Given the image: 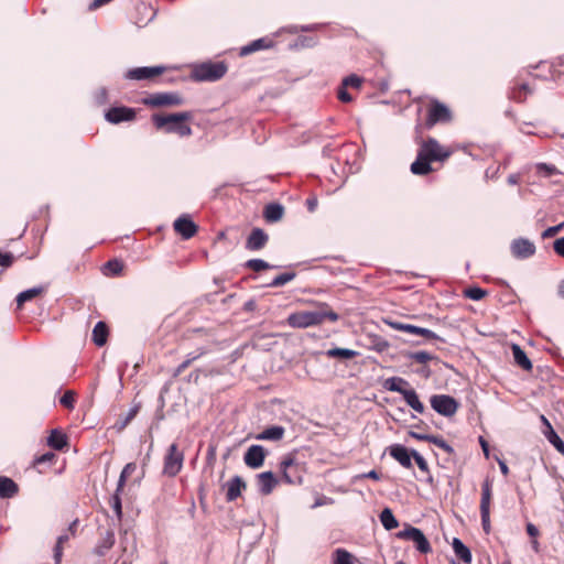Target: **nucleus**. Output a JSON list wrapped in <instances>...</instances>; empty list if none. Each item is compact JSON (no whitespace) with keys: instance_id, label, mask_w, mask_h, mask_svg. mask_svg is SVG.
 I'll return each mask as SVG.
<instances>
[{"instance_id":"28","label":"nucleus","mask_w":564,"mask_h":564,"mask_svg":"<svg viewBox=\"0 0 564 564\" xmlns=\"http://www.w3.org/2000/svg\"><path fill=\"white\" fill-rule=\"evenodd\" d=\"M284 214V207L278 203H270L264 208V218L268 223L279 221Z\"/></svg>"},{"instance_id":"10","label":"nucleus","mask_w":564,"mask_h":564,"mask_svg":"<svg viewBox=\"0 0 564 564\" xmlns=\"http://www.w3.org/2000/svg\"><path fill=\"white\" fill-rule=\"evenodd\" d=\"M386 323L393 329L405 332L412 335L422 336L426 339H436L441 341H445L443 338H441L437 334L432 332L429 328L415 326L412 324L401 323V322H394V321H386Z\"/></svg>"},{"instance_id":"19","label":"nucleus","mask_w":564,"mask_h":564,"mask_svg":"<svg viewBox=\"0 0 564 564\" xmlns=\"http://www.w3.org/2000/svg\"><path fill=\"white\" fill-rule=\"evenodd\" d=\"M389 454L404 468L412 467V451L410 452L401 444H393L389 447Z\"/></svg>"},{"instance_id":"1","label":"nucleus","mask_w":564,"mask_h":564,"mask_svg":"<svg viewBox=\"0 0 564 564\" xmlns=\"http://www.w3.org/2000/svg\"><path fill=\"white\" fill-rule=\"evenodd\" d=\"M451 155V151L440 144L434 138H427L419 148L415 161L411 164V172L414 175H426L432 172L431 163L434 161H445Z\"/></svg>"},{"instance_id":"55","label":"nucleus","mask_w":564,"mask_h":564,"mask_svg":"<svg viewBox=\"0 0 564 564\" xmlns=\"http://www.w3.org/2000/svg\"><path fill=\"white\" fill-rule=\"evenodd\" d=\"M563 229H564V220L561 224H558V225H555V226L546 228L542 232V238L543 239H547V238L554 237L555 235H557Z\"/></svg>"},{"instance_id":"20","label":"nucleus","mask_w":564,"mask_h":564,"mask_svg":"<svg viewBox=\"0 0 564 564\" xmlns=\"http://www.w3.org/2000/svg\"><path fill=\"white\" fill-rule=\"evenodd\" d=\"M226 488V500L228 502L235 501L240 495L242 489L246 488L243 479L236 475L225 484Z\"/></svg>"},{"instance_id":"53","label":"nucleus","mask_w":564,"mask_h":564,"mask_svg":"<svg viewBox=\"0 0 564 564\" xmlns=\"http://www.w3.org/2000/svg\"><path fill=\"white\" fill-rule=\"evenodd\" d=\"M534 79H544V80H553L558 87L564 86V73H550V77L547 76H536Z\"/></svg>"},{"instance_id":"50","label":"nucleus","mask_w":564,"mask_h":564,"mask_svg":"<svg viewBox=\"0 0 564 564\" xmlns=\"http://www.w3.org/2000/svg\"><path fill=\"white\" fill-rule=\"evenodd\" d=\"M409 358L419 362V364H427L433 359V356L424 350L421 351H414L409 354Z\"/></svg>"},{"instance_id":"37","label":"nucleus","mask_w":564,"mask_h":564,"mask_svg":"<svg viewBox=\"0 0 564 564\" xmlns=\"http://www.w3.org/2000/svg\"><path fill=\"white\" fill-rule=\"evenodd\" d=\"M379 518H380L381 524L388 531L395 529L399 525V522L390 508H384L381 511Z\"/></svg>"},{"instance_id":"61","label":"nucleus","mask_w":564,"mask_h":564,"mask_svg":"<svg viewBox=\"0 0 564 564\" xmlns=\"http://www.w3.org/2000/svg\"><path fill=\"white\" fill-rule=\"evenodd\" d=\"M108 99L107 89L105 87L99 88L95 93V100L97 104L102 105L106 104Z\"/></svg>"},{"instance_id":"13","label":"nucleus","mask_w":564,"mask_h":564,"mask_svg":"<svg viewBox=\"0 0 564 564\" xmlns=\"http://www.w3.org/2000/svg\"><path fill=\"white\" fill-rule=\"evenodd\" d=\"M511 253L517 259H528L532 257L535 251V245L525 238H517L511 242Z\"/></svg>"},{"instance_id":"7","label":"nucleus","mask_w":564,"mask_h":564,"mask_svg":"<svg viewBox=\"0 0 564 564\" xmlns=\"http://www.w3.org/2000/svg\"><path fill=\"white\" fill-rule=\"evenodd\" d=\"M432 409L438 414L451 417L458 410V402L447 394H434L430 399Z\"/></svg>"},{"instance_id":"6","label":"nucleus","mask_w":564,"mask_h":564,"mask_svg":"<svg viewBox=\"0 0 564 564\" xmlns=\"http://www.w3.org/2000/svg\"><path fill=\"white\" fill-rule=\"evenodd\" d=\"M282 479L289 485H301L303 482L302 468L292 455L283 457L280 463Z\"/></svg>"},{"instance_id":"35","label":"nucleus","mask_w":564,"mask_h":564,"mask_svg":"<svg viewBox=\"0 0 564 564\" xmlns=\"http://www.w3.org/2000/svg\"><path fill=\"white\" fill-rule=\"evenodd\" d=\"M543 433L546 440L556 448V451L564 455V442L553 430L551 423H547V430H544Z\"/></svg>"},{"instance_id":"41","label":"nucleus","mask_w":564,"mask_h":564,"mask_svg":"<svg viewBox=\"0 0 564 564\" xmlns=\"http://www.w3.org/2000/svg\"><path fill=\"white\" fill-rule=\"evenodd\" d=\"M326 355L330 358L351 359L355 356H357L358 352L352 349H348V348L335 347V348L328 349L326 351Z\"/></svg>"},{"instance_id":"12","label":"nucleus","mask_w":564,"mask_h":564,"mask_svg":"<svg viewBox=\"0 0 564 564\" xmlns=\"http://www.w3.org/2000/svg\"><path fill=\"white\" fill-rule=\"evenodd\" d=\"M225 73H188L185 76L181 77H169L165 78L164 82L175 83L177 80L181 82H193V83H215L221 79Z\"/></svg>"},{"instance_id":"51","label":"nucleus","mask_w":564,"mask_h":564,"mask_svg":"<svg viewBox=\"0 0 564 564\" xmlns=\"http://www.w3.org/2000/svg\"><path fill=\"white\" fill-rule=\"evenodd\" d=\"M416 530L417 528L412 527L410 524H405L404 529L397 533V538L400 540L411 541Z\"/></svg>"},{"instance_id":"42","label":"nucleus","mask_w":564,"mask_h":564,"mask_svg":"<svg viewBox=\"0 0 564 564\" xmlns=\"http://www.w3.org/2000/svg\"><path fill=\"white\" fill-rule=\"evenodd\" d=\"M536 174L542 177H551L553 175H558L561 172L553 164L547 163H536L535 164Z\"/></svg>"},{"instance_id":"3","label":"nucleus","mask_w":564,"mask_h":564,"mask_svg":"<svg viewBox=\"0 0 564 564\" xmlns=\"http://www.w3.org/2000/svg\"><path fill=\"white\" fill-rule=\"evenodd\" d=\"M192 112L183 111L169 115L155 113L152 116L153 124L158 130H163L166 133H176L180 137H187L192 134V128L185 122L191 120Z\"/></svg>"},{"instance_id":"62","label":"nucleus","mask_w":564,"mask_h":564,"mask_svg":"<svg viewBox=\"0 0 564 564\" xmlns=\"http://www.w3.org/2000/svg\"><path fill=\"white\" fill-rule=\"evenodd\" d=\"M403 399L404 401L406 402V404L410 406V404H412L415 399L419 398L417 393L415 392V390L413 389H406L403 393Z\"/></svg>"},{"instance_id":"64","label":"nucleus","mask_w":564,"mask_h":564,"mask_svg":"<svg viewBox=\"0 0 564 564\" xmlns=\"http://www.w3.org/2000/svg\"><path fill=\"white\" fill-rule=\"evenodd\" d=\"M553 249L556 254L564 258V237L557 238L554 241Z\"/></svg>"},{"instance_id":"40","label":"nucleus","mask_w":564,"mask_h":564,"mask_svg":"<svg viewBox=\"0 0 564 564\" xmlns=\"http://www.w3.org/2000/svg\"><path fill=\"white\" fill-rule=\"evenodd\" d=\"M43 291H44V288L35 286V288L28 289V290L19 293L18 296H17V304H18V306H21L25 302H28V301L34 299L35 296L40 295Z\"/></svg>"},{"instance_id":"26","label":"nucleus","mask_w":564,"mask_h":564,"mask_svg":"<svg viewBox=\"0 0 564 564\" xmlns=\"http://www.w3.org/2000/svg\"><path fill=\"white\" fill-rule=\"evenodd\" d=\"M452 546L455 555L462 560L465 564H470L473 556L469 547H467L463 541L458 538H454L452 542Z\"/></svg>"},{"instance_id":"18","label":"nucleus","mask_w":564,"mask_h":564,"mask_svg":"<svg viewBox=\"0 0 564 564\" xmlns=\"http://www.w3.org/2000/svg\"><path fill=\"white\" fill-rule=\"evenodd\" d=\"M175 231L182 236L183 239H191L197 232V226L186 215L178 217L174 221Z\"/></svg>"},{"instance_id":"9","label":"nucleus","mask_w":564,"mask_h":564,"mask_svg":"<svg viewBox=\"0 0 564 564\" xmlns=\"http://www.w3.org/2000/svg\"><path fill=\"white\" fill-rule=\"evenodd\" d=\"M144 105L150 107L180 106L183 98L178 93H155L143 100Z\"/></svg>"},{"instance_id":"44","label":"nucleus","mask_w":564,"mask_h":564,"mask_svg":"<svg viewBox=\"0 0 564 564\" xmlns=\"http://www.w3.org/2000/svg\"><path fill=\"white\" fill-rule=\"evenodd\" d=\"M334 556V564H354L352 555L345 549L335 550Z\"/></svg>"},{"instance_id":"27","label":"nucleus","mask_w":564,"mask_h":564,"mask_svg":"<svg viewBox=\"0 0 564 564\" xmlns=\"http://www.w3.org/2000/svg\"><path fill=\"white\" fill-rule=\"evenodd\" d=\"M67 442V435L59 430H52L47 437V445L55 451H62Z\"/></svg>"},{"instance_id":"43","label":"nucleus","mask_w":564,"mask_h":564,"mask_svg":"<svg viewBox=\"0 0 564 564\" xmlns=\"http://www.w3.org/2000/svg\"><path fill=\"white\" fill-rule=\"evenodd\" d=\"M296 276V273L295 272H284L282 274H279L278 276H275L269 284L268 286L270 288H279V286H283L285 285L286 283L293 281Z\"/></svg>"},{"instance_id":"52","label":"nucleus","mask_w":564,"mask_h":564,"mask_svg":"<svg viewBox=\"0 0 564 564\" xmlns=\"http://www.w3.org/2000/svg\"><path fill=\"white\" fill-rule=\"evenodd\" d=\"M412 456H413V459L415 460L419 469L425 474H429L430 468H429V465H427V462L425 460V458L415 449H412Z\"/></svg>"},{"instance_id":"15","label":"nucleus","mask_w":564,"mask_h":564,"mask_svg":"<svg viewBox=\"0 0 564 564\" xmlns=\"http://www.w3.org/2000/svg\"><path fill=\"white\" fill-rule=\"evenodd\" d=\"M116 535L115 529L108 528L99 532V540L94 547V553L98 556H104L115 545Z\"/></svg>"},{"instance_id":"36","label":"nucleus","mask_w":564,"mask_h":564,"mask_svg":"<svg viewBox=\"0 0 564 564\" xmlns=\"http://www.w3.org/2000/svg\"><path fill=\"white\" fill-rule=\"evenodd\" d=\"M135 11L140 12L141 14H145L144 18H141L139 20H137L134 23L138 25V26H143L145 25L148 22H150L155 13L153 11V9L151 8V6L144 3V2H140L135 6Z\"/></svg>"},{"instance_id":"48","label":"nucleus","mask_w":564,"mask_h":564,"mask_svg":"<svg viewBox=\"0 0 564 564\" xmlns=\"http://www.w3.org/2000/svg\"><path fill=\"white\" fill-rule=\"evenodd\" d=\"M486 294L487 292L479 286L468 288L464 291V295L473 301H480Z\"/></svg>"},{"instance_id":"33","label":"nucleus","mask_w":564,"mask_h":564,"mask_svg":"<svg viewBox=\"0 0 564 564\" xmlns=\"http://www.w3.org/2000/svg\"><path fill=\"white\" fill-rule=\"evenodd\" d=\"M411 541L414 543L415 549L420 553L427 554V553L432 552V547H431L429 540L426 539V536L420 529L416 530V532L413 535Z\"/></svg>"},{"instance_id":"8","label":"nucleus","mask_w":564,"mask_h":564,"mask_svg":"<svg viewBox=\"0 0 564 564\" xmlns=\"http://www.w3.org/2000/svg\"><path fill=\"white\" fill-rule=\"evenodd\" d=\"M276 45L278 42L275 40V35H267L241 46L238 51V56L245 57L261 51H273Z\"/></svg>"},{"instance_id":"49","label":"nucleus","mask_w":564,"mask_h":564,"mask_svg":"<svg viewBox=\"0 0 564 564\" xmlns=\"http://www.w3.org/2000/svg\"><path fill=\"white\" fill-rule=\"evenodd\" d=\"M162 74L163 73H126V78L131 80H154L156 76Z\"/></svg>"},{"instance_id":"31","label":"nucleus","mask_w":564,"mask_h":564,"mask_svg":"<svg viewBox=\"0 0 564 564\" xmlns=\"http://www.w3.org/2000/svg\"><path fill=\"white\" fill-rule=\"evenodd\" d=\"M191 70H227L229 65L225 61H217V62H204L200 64H194L191 65Z\"/></svg>"},{"instance_id":"24","label":"nucleus","mask_w":564,"mask_h":564,"mask_svg":"<svg viewBox=\"0 0 564 564\" xmlns=\"http://www.w3.org/2000/svg\"><path fill=\"white\" fill-rule=\"evenodd\" d=\"M513 360L514 362L521 367L523 370L531 371L533 368V365L529 357L527 356L525 351L518 345L513 344L511 346Z\"/></svg>"},{"instance_id":"57","label":"nucleus","mask_w":564,"mask_h":564,"mask_svg":"<svg viewBox=\"0 0 564 564\" xmlns=\"http://www.w3.org/2000/svg\"><path fill=\"white\" fill-rule=\"evenodd\" d=\"M202 355L200 354H188L187 358L178 365L177 369H176V375H180L182 373L189 365L192 361H194L195 359H197L199 356Z\"/></svg>"},{"instance_id":"2","label":"nucleus","mask_w":564,"mask_h":564,"mask_svg":"<svg viewBox=\"0 0 564 564\" xmlns=\"http://www.w3.org/2000/svg\"><path fill=\"white\" fill-rule=\"evenodd\" d=\"M339 315L329 308L328 304L321 303L315 310L299 311L288 317V324L293 328H307L323 324L326 319L337 322Z\"/></svg>"},{"instance_id":"17","label":"nucleus","mask_w":564,"mask_h":564,"mask_svg":"<svg viewBox=\"0 0 564 564\" xmlns=\"http://www.w3.org/2000/svg\"><path fill=\"white\" fill-rule=\"evenodd\" d=\"M256 484L258 491L263 496H268L278 485V479L272 471H263L256 476Z\"/></svg>"},{"instance_id":"45","label":"nucleus","mask_w":564,"mask_h":564,"mask_svg":"<svg viewBox=\"0 0 564 564\" xmlns=\"http://www.w3.org/2000/svg\"><path fill=\"white\" fill-rule=\"evenodd\" d=\"M246 268L251 269L256 272H259V271L267 270V269H273L275 267L271 265L270 263H268L267 261H264L262 259H250L246 262Z\"/></svg>"},{"instance_id":"54","label":"nucleus","mask_w":564,"mask_h":564,"mask_svg":"<svg viewBox=\"0 0 564 564\" xmlns=\"http://www.w3.org/2000/svg\"><path fill=\"white\" fill-rule=\"evenodd\" d=\"M74 402H75V394L70 390L66 391L59 399V403L67 409H73Z\"/></svg>"},{"instance_id":"59","label":"nucleus","mask_w":564,"mask_h":564,"mask_svg":"<svg viewBox=\"0 0 564 564\" xmlns=\"http://www.w3.org/2000/svg\"><path fill=\"white\" fill-rule=\"evenodd\" d=\"M364 478H370V479H373V480H379L380 479V474L372 469L368 473H364V474H359V475H356L354 477V481H357V480H360V479H364Z\"/></svg>"},{"instance_id":"30","label":"nucleus","mask_w":564,"mask_h":564,"mask_svg":"<svg viewBox=\"0 0 564 564\" xmlns=\"http://www.w3.org/2000/svg\"><path fill=\"white\" fill-rule=\"evenodd\" d=\"M108 338V327L105 322H98L93 329V341L96 346L101 347Z\"/></svg>"},{"instance_id":"47","label":"nucleus","mask_w":564,"mask_h":564,"mask_svg":"<svg viewBox=\"0 0 564 564\" xmlns=\"http://www.w3.org/2000/svg\"><path fill=\"white\" fill-rule=\"evenodd\" d=\"M110 507L115 511L118 521L122 519V502L120 494H113L109 500Z\"/></svg>"},{"instance_id":"16","label":"nucleus","mask_w":564,"mask_h":564,"mask_svg":"<svg viewBox=\"0 0 564 564\" xmlns=\"http://www.w3.org/2000/svg\"><path fill=\"white\" fill-rule=\"evenodd\" d=\"M265 458V451L261 445H251L245 453V464L253 469L260 468Z\"/></svg>"},{"instance_id":"60","label":"nucleus","mask_w":564,"mask_h":564,"mask_svg":"<svg viewBox=\"0 0 564 564\" xmlns=\"http://www.w3.org/2000/svg\"><path fill=\"white\" fill-rule=\"evenodd\" d=\"M481 525L484 531L488 534L490 532V511L480 512Z\"/></svg>"},{"instance_id":"23","label":"nucleus","mask_w":564,"mask_h":564,"mask_svg":"<svg viewBox=\"0 0 564 564\" xmlns=\"http://www.w3.org/2000/svg\"><path fill=\"white\" fill-rule=\"evenodd\" d=\"M77 522L78 521L75 520L73 523H70L67 531L57 538L56 545L54 547V558L57 564L59 563L62 557L63 544L67 542L70 539V536L75 535V528L77 525Z\"/></svg>"},{"instance_id":"38","label":"nucleus","mask_w":564,"mask_h":564,"mask_svg":"<svg viewBox=\"0 0 564 564\" xmlns=\"http://www.w3.org/2000/svg\"><path fill=\"white\" fill-rule=\"evenodd\" d=\"M120 546L123 553L130 552L131 554H133L134 551L137 550L135 539L132 538L130 540V538L128 536V529L120 530Z\"/></svg>"},{"instance_id":"21","label":"nucleus","mask_w":564,"mask_h":564,"mask_svg":"<svg viewBox=\"0 0 564 564\" xmlns=\"http://www.w3.org/2000/svg\"><path fill=\"white\" fill-rule=\"evenodd\" d=\"M269 237L261 228H253L247 239L246 248L251 251H258L262 249Z\"/></svg>"},{"instance_id":"5","label":"nucleus","mask_w":564,"mask_h":564,"mask_svg":"<svg viewBox=\"0 0 564 564\" xmlns=\"http://www.w3.org/2000/svg\"><path fill=\"white\" fill-rule=\"evenodd\" d=\"M452 120L451 109L437 99H432L427 109L426 127L432 128L437 123H447Z\"/></svg>"},{"instance_id":"56","label":"nucleus","mask_w":564,"mask_h":564,"mask_svg":"<svg viewBox=\"0 0 564 564\" xmlns=\"http://www.w3.org/2000/svg\"><path fill=\"white\" fill-rule=\"evenodd\" d=\"M131 70H155V72H159V70H180V67H177V66H164V65L142 66V67L132 68Z\"/></svg>"},{"instance_id":"32","label":"nucleus","mask_w":564,"mask_h":564,"mask_svg":"<svg viewBox=\"0 0 564 564\" xmlns=\"http://www.w3.org/2000/svg\"><path fill=\"white\" fill-rule=\"evenodd\" d=\"M491 496V482L488 479H486L481 486L480 512L490 511Z\"/></svg>"},{"instance_id":"4","label":"nucleus","mask_w":564,"mask_h":564,"mask_svg":"<svg viewBox=\"0 0 564 564\" xmlns=\"http://www.w3.org/2000/svg\"><path fill=\"white\" fill-rule=\"evenodd\" d=\"M184 453L178 448L177 444L170 445L165 456L163 474L169 477H175L183 468Z\"/></svg>"},{"instance_id":"34","label":"nucleus","mask_w":564,"mask_h":564,"mask_svg":"<svg viewBox=\"0 0 564 564\" xmlns=\"http://www.w3.org/2000/svg\"><path fill=\"white\" fill-rule=\"evenodd\" d=\"M409 386V382L401 377H391L384 381L383 387L392 392L403 393L406 389L404 387Z\"/></svg>"},{"instance_id":"58","label":"nucleus","mask_w":564,"mask_h":564,"mask_svg":"<svg viewBox=\"0 0 564 564\" xmlns=\"http://www.w3.org/2000/svg\"><path fill=\"white\" fill-rule=\"evenodd\" d=\"M13 254L10 252L2 253L0 251V267L9 268L13 263Z\"/></svg>"},{"instance_id":"46","label":"nucleus","mask_w":564,"mask_h":564,"mask_svg":"<svg viewBox=\"0 0 564 564\" xmlns=\"http://www.w3.org/2000/svg\"><path fill=\"white\" fill-rule=\"evenodd\" d=\"M430 443L436 445L437 447L443 449L448 455H454V453H455L454 448L442 436L432 435Z\"/></svg>"},{"instance_id":"63","label":"nucleus","mask_w":564,"mask_h":564,"mask_svg":"<svg viewBox=\"0 0 564 564\" xmlns=\"http://www.w3.org/2000/svg\"><path fill=\"white\" fill-rule=\"evenodd\" d=\"M54 459H55V454L52 452H47V453L39 456L35 459V464L40 465V464H45V463H52Z\"/></svg>"},{"instance_id":"22","label":"nucleus","mask_w":564,"mask_h":564,"mask_svg":"<svg viewBox=\"0 0 564 564\" xmlns=\"http://www.w3.org/2000/svg\"><path fill=\"white\" fill-rule=\"evenodd\" d=\"M532 93H533V87L531 86L530 83H527V82L516 83L510 90L509 98L517 102H522Z\"/></svg>"},{"instance_id":"29","label":"nucleus","mask_w":564,"mask_h":564,"mask_svg":"<svg viewBox=\"0 0 564 564\" xmlns=\"http://www.w3.org/2000/svg\"><path fill=\"white\" fill-rule=\"evenodd\" d=\"M285 430L280 425H272L265 430H263L258 436V440L263 441H280L283 438Z\"/></svg>"},{"instance_id":"11","label":"nucleus","mask_w":564,"mask_h":564,"mask_svg":"<svg viewBox=\"0 0 564 564\" xmlns=\"http://www.w3.org/2000/svg\"><path fill=\"white\" fill-rule=\"evenodd\" d=\"M361 84L362 78L357 76L356 74H351L350 76L345 77L337 89V98L341 102H350L354 99V97L349 90H359Z\"/></svg>"},{"instance_id":"14","label":"nucleus","mask_w":564,"mask_h":564,"mask_svg":"<svg viewBox=\"0 0 564 564\" xmlns=\"http://www.w3.org/2000/svg\"><path fill=\"white\" fill-rule=\"evenodd\" d=\"M105 118L110 123H120L131 121L135 118V110L129 107H112L105 113Z\"/></svg>"},{"instance_id":"25","label":"nucleus","mask_w":564,"mask_h":564,"mask_svg":"<svg viewBox=\"0 0 564 564\" xmlns=\"http://www.w3.org/2000/svg\"><path fill=\"white\" fill-rule=\"evenodd\" d=\"M19 491L18 485L9 477L0 476V498L9 499Z\"/></svg>"},{"instance_id":"39","label":"nucleus","mask_w":564,"mask_h":564,"mask_svg":"<svg viewBox=\"0 0 564 564\" xmlns=\"http://www.w3.org/2000/svg\"><path fill=\"white\" fill-rule=\"evenodd\" d=\"M122 269H123L122 262L118 259H112V260L107 261L104 264L102 273L106 276H116L121 273Z\"/></svg>"}]
</instances>
